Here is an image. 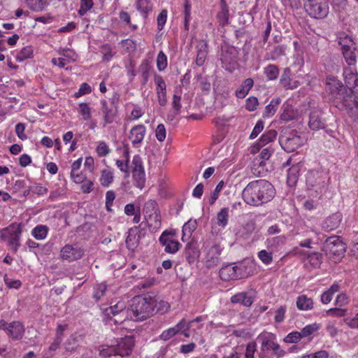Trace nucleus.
<instances>
[{
  "mask_svg": "<svg viewBox=\"0 0 358 358\" xmlns=\"http://www.w3.org/2000/svg\"><path fill=\"white\" fill-rule=\"evenodd\" d=\"M308 127L313 131L324 129L326 121L322 117V111L320 109H313L309 114Z\"/></svg>",
  "mask_w": 358,
  "mask_h": 358,
  "instance_id": "nucleus-14",
  "label": "nucleus"
},
{
  "mask_svg": "<svg viewBox=\"0 0 358 358\" xmlns=\"http://www.w3.org/2000/svg\"><path fill=\"white\" fill-rule=\"evenodd\" d=\"M338 44L341 45L343 56L349 66H354L357 63V52L355 43L348 35L340 37Z\"/></svg>",
  "mask_w": 358,
  "mask_h": 358,
  "instance_id": "nucleus-7",
  "label": "nucleus"
},
{
  "mask_svg": "<svg viewBox=\"0 0 358 358\" xmlns=\"http://www.w3.org/2000/svg\"><path fill=\"white\" fill-rule=\"evenodd\" d=\"M279 143L285 151L292 152L302 144V138L296 130H292L288 134H280Z\"/></svg>",
  "mask_w": 358,
  "mask_h": 358,
  "instance_id": "nucleus-9",
  "label": "nucleus"
},
{
  "mask_svg": "<svg viewBox=\"0 0 358 358\" xmlns=\"http://www.w3.org/2000/svg\"><path fill=\"white\" fill-rule=\"evenodd\" d=\"M272 152L273 150H271L269 147L264 148L259 154V157L262 160L259 161V159H256L257 161L258 165L259 166H264V161L268 160L270 158Z\"/></svg>",
  "mask_w": 358,
  "mask_h": 358,
  "instance_id": "nucleus-50",
  "label": "nucleus"
},
{
  "mask_svg": "<svg viewBox=\"0 0 358 358\" xmlns=\"http://www.w3.org/2000/svg\"><path fill=\"white\" fill-rule=\"evenodd\" d=\"M156 91H157V94L159 104L161 106H164L167 103L166 85L157 87Z\"/></svg>",
  "mask_w": 358,
  "mask_h": 358,
  "instance_id": "nucleus-47",
  "label": "nucleus"
},
{
  "mask_svg": "<svg viewBox=\"0 0 358 358\" xmlns=\"http://www.w3.org/2000/svg\"><path fill=\"white\" fill-rule=\"evenodd\" d=\"M289 74L290 70L288 68L285 69L280 77V83L286 90H294L297 88L298 86L299 85V82L297 80L292 82L289 77Z\"/></svg>",
  "mask_w": 358,
  "mask_h": 358,
  "instance_id": "nucleus-27",
  "label": "nucleus"
},
{
  "mask_svg": "<svg viewBox=\"0 0 358 358\" xmlns=\"http://www.w3.org/2000/svg\"><path fill=\"white\" fill-rule=\"evenodd\" d=\"M309 262L315 267H318L322 259V255L319 252H313L308 256Z\"/></svg>",
  "mask_w": 358,
  "mask_h": 358,
  "instance_id": "nucleus-53",
  "label": "nucleus"
},
{
  "mask_svg": "<svg viewBox=\"0 0 358 358\" xmlns=\"http://www.w3.org/2000/svg\"><path fill=\"white\" fill-rule=\"evenodd\" d=\"M94 5L92 0H81L80 7L78 10V13L80 15L83 16L87 13V12L90 10Z\"/></svg>",
  "mask_w": 358,
  "mask_h": 358,
  "instance_id": "nucleus-52",
  "label": "nucleus"
},
{
  "mask_svg": "<svg viewBox=\"0 0 358 358\" xmlns=\"http://www.w3.org/2000/svg\"><path fill=\"white\" fill-rule=\"evenodd\" d=\"M275 195V189L268 181L263 179L249 182L243 189L244 201L253 206H259L270 201Z\"/></svg>",
  "mask_w": 358,
  "mask_h": 358,
  "instance_id": "nucleus-1",
  "label": "nucleus"
},
{
  "mask_svg": "<svg viewBox=\"0 0 358 358\" xmlns=\"http://www.w3.org/2000/svg\"><path fill=\"white\" fill-rule=\"evenodd\" d=\"M229 208H222L217 215V224L219 227H225L228 224Z\"/></svg>",
  "mask_w": 358,
  "mask_h": 358,
  "instance_id": "nucleus-40",
  "label": "nucleus"
},
{
  "mask_svg": "<svg viewBox=\"0 0 358 358\" xmlns=\"http://www.w3.org/2000/svg\"><path fill=\"white\" fill-rule=\"evenodd\" d=\"M134 345V341L132 337L127 336L121 338L117 344L115 345L117 356L122 357L128 356L131 354Z\"/></svg>",
  "mask_w": 358,
  "mask_h": 358,
  "instance_id": "nucleus-15",
  "label": "nucleus"
},
{
  "mask_svg": "<svg viewBox=\"0 0 358 358\" xmlns=\"http://www.w3.org/2000/svg\"><path fill=\"white\" fill-rule=\"evenodd\" d=\"M254 81L248 78L243 80L241 86L236 89L235 94L238 99H243L248 94L249 91L253 87Z\"/></svg>",
  "mask_w": 358,
  "mask_h": 358,
  "instance_id": "nucleus-29",
  "label": "nucleus"
},
{
  "mask_svg": "<svg viewBox=\"0 0 358 358\" xmlns=\"http://www.w3.org/2000/svg\"><path fill=\"white\" fill-rule=\"evenodd\" d=\"M158 212L157 203L152 200H150L145 203L143 213L145 219L152 216V214Z\"/></svg>",
  "mask_w": 358,
  "mask_h": 358,
  "instance_id": "nucleus-41",
  "label": "nucleus"
},
{
  "mask_svg": "<svg viewBox=\"0 0 358 358\" xmlns=\"http://www.w3.org/2000/svg\"><path fill=\"white\" fill-rule=\"evenodd\" d=\"M211 253L213 255L210 257L206 261V265L208 268L217 266L220 262V259L219 257L220 250L217 246H214L210 248L208 256H210Z\"/></svg>",
  "mask_w": 358,
  "mask_h": 358,
  "instance_id": "nucleus-34",
  "label": "nucleus"
},
{
  "mask_svg": "<svg viewBox=\"0 0 358 358\" xmlns=\"http://www.w3.org/2000/svg\"><path fill=\"white\" fill-rule=\"evenodd\" d=\"M300 168L298 164L292 166L287 171V182L289 186L293 187L298 181Z\"/></svg>",
  "mask_w": 358,
  "mask_h": 358,
  "instance_id": "nucleus-31",
  "label": "nucleus"
},
{
  "mask_svg": "<svg viewBox=\"0 0 358 358\" xmlns=\"http://www.w3.org/2000/svg\"><path fill=\"white\" fill-rule=\"evenodd\" d=\"M264 74L268 80H275L279 75V69L276 65L269 64L264 69Z\"/></svg>",
  "mask_w": 358,
  "mask_h": 358,
  "instance_id": "nucleus-42",
  "label": "nucleus"
},
{
  "mask_svg": "<svg viewBox=\"0 0 358 358\" xmlns=\"http://www.w3.org/2000/svg\"><path fill=\"white\" fill-rule=\"evenodd\" d=\"M115 199V193L113 190L107 191L106 193V208L107 211H112L113 201Z\"/></svg>",
  "mask_w": 358,
  "mask_h": 358,
  "instance_id": "nucleus-56",
  "label": "nucleus"
},
{
  "mask_svg": "<svg viewBox=\"0 0 358 358\" xmlns=\"http://www.w3.org/2000/svg\"><path fill=\"white\" fill-rule=\"evenodd\" d=\"M238 50L234 47H229L222 50L221 62L223 66L228 71H232L238 65Z\"/></svg>",
  "mask_w": 358,
  "mask_h": 358,
  "instance_id": "nucleus-12",
  "label": "nucleus"
},
{
  "mask_svg": "<svg viewBox=\"0 0 358 358\" xmlns=\"http://www.w3.org/2000/svg\"><path fill=\"white\" fill-rule=\"evenodd\" d=\"M245 268V267L243 264L239 266L227 264L220 268L219 272L220 277L224 281L244 278L248 276V273L243 272Z\"/></svg>",
  "mask_w": 358,
  "mask_h": 358,
  "instance_id": "nucleus-10",
  "label": "nucleus"
},
{
  "mask_svg": "<svg viewBox=\"0 0 358 358\" xmlns=\"http://www.w3.org/2000/svg\"><path fill=\"white\" fill-rule=\"evenodd\" d=\"M255 222L254 220H249L243 226L242 230L239 231V234L243 238H248L255 231Z\"/></svg>",
  "mask_w": 358,
  "mask_h": 358,
  "instance_id": "nucleus-39",
  "label": "nucleus"
},
{
  "mask_svg": "<svg viewBox=\"0 0 358 358\" xmlns=\"http://www.w3.org/2000/svg\"><path fill=\"white\" fill-rule=\"evenodd\" d=\"M33 57V48L31 46H27L23 48L16 56V59L19 62H23L24 60L31 58Z\"/></svg>",
  "mask_w": 358,
  "mask_h": 358,
  "instance_id": "nucleus-46",
  "label": "nucleus"
},
{
  "mask_svg": "<svg viewBox=\"0 0 358 358\" xmlns=\"http://www.w3.org/2000/svg\"><path fill=\"white\" fill-rule=\"evenodd\" d=\"M107 289V286L104 283H101L96 285L94 292V297L96 299H101L103 296H104Z\"/></svg>",
  "mask_w": 358,
  "mask_h": 358,
  "instance_id": "nucleus-63",
  "label": "nucleus"
},
{
  "mask_svg": "<svg viewBox=\"0 0 358 358\" xmlns=\"http://www.w3.org/2000/svg\"><path fill=\"white\" fill-rule=\"evenodd\" d=\"M146 224L149 227H153V229H158L161 226V217L159 212L154 213L152 216L145 218Z\"/></svg>",
  "mask_w": 358,
  "mask_h": 358,
  "instance_id": "nucleus-45",
  "label": "nucleus"
},
{
  "mask_svg": "<svg viewBox=\"0 0 358 358\" xmlns=\"http://www.w3.org/2000/svg\"><path fill=\"white\" fill-rule=\"evenodd\" d=\"M123 310H127V308L124 302H118L115 305L112 306L105 310V313L107 316L110 317L111 315L120 313Z\"/></svg>",
  "mask_w": 358,
  "mask_h": 358,
  "instance_id": "nucleus-43",
  "label": "nucleus"
},
{
  "mask_svg": "<svg viewBox=\"0 0 358 358\" xmlns=\"http://www.w3.org/2000/svg\"><path fill=\"white\" fill-rule=\"evenodd\" d=\"M329 179L325 171L310 170L306 175L307 188L315 191L317 194L325 192L327 189Z\"/></svg>",
  "mask_w": 358,
  "mask_h": 358,
  "instance_id": "nucleus-4",
  "label": "nucleus"
},
{
  "mask_svg": "<svg viewBox=\"0 0 358 358\" xmlns=\"http://www.w3.org/2000/svg\"><path fill=\"white\" fill-rule=\"evenodd\" d=\"M157 66L159 71L164 70L167 66V58L162 51H160L157 55Z\"/></svg>",
  "mask_w": 358,
  "mask_h": 358,
  "instance_id": "nucleus-51",
  "label": "nucleus"
},
{
  "mask_svg": "<svg viewBox=\"0 0 358 358\" xmlns=\"http://www.w3.org/2000/svg\"><path fill=\"white\" fill-rule=\"evenodd\" d=\"M282 113L280 118L285 122H289L296 119L298 117V110L294 109L293 106L287 102H285L282 106Z\"/></svg>",
  "mask_w": 358,
  "mask_h": 358,
  "instance_id": "nucleus-23",
  "label": "nucleus"
},
{
  "mask_svg": "<svg viewBox=\"0 0 358 358\" xmlns=\"http://www.w3.org/2000/svg\"><path fill=\"white\" fill-rule=\"evenodd\" d=\"M281 103V99L278 97L273 99L270 103L268 104L265 110L263 113V117H271L273 116L277 111V109L279 106V105Z\"/></svg>",
  "mask_w": 358,
  "mask_h": 358,
  "instance_id": "nucleus-32",
  "label": "nucleus"
},
{
  "mask_svg": "<svg viewBox=\"0 0 358 358\" xmlns=\"http://www.w3.org/2000/svg\"><path fill=\"white\" fill-rule=\"evenodd\" d=\"M5 231H8L9 234L8 238V245L10 246L11 249L16 252L18 250L20 246V236L21 234V230L20 227L15 229L14 227H8L4 229Z\"/></svg>",
  "mask_w": 358,
  "mask_h": 358,
  "instance_id": "nucleus-22",
  "label": "nucleus"
},
{
  "mask_svg": "<svg viewBox=\"0 0 358 358\" xmlns=\"http://www.w3.org/2000/svg\"><path fill=\"white\" fill-rule=\"evenodd\" d=\"M327 91L331 94L333 98L340 101H345L346 88L340 81L333 80L331 83H328Z\"/></svg>",
  "mask_w": 358,
  "mask_h": 358,
  "instance_id": "nucleus-16",
  "label": "nucleus"
},
{
  "mask_svg": "<svg viewBox=\"0 0 358 358\" xmlns=\"http://www.w3.org/2000/svg\"><path fill=\"white\" fill-rule=\"evenodd\" d=\"M48 230L46 225H37L32 229L31 234L36 239L43 240L46 237Z\"/></svg>",
  "mask_w": 358,
  "mask_h": 358,
  "instance_id": "nucleus-38",
  "label": "nucleus"
},
{
  "mask_svg": "<svg viewBox=\"0 0 358 358\" xmlns=\"http://www.w3.org/2000/svg\"><path fill=\"white\" fill-rule=\"evenodd\" d=\"M259 104L258 99L255 96H250L246 99L245 108L248 111H254L257 109Z\"/></svg>",
  "mask_w": 358,
  "mask_h": 358,
  "instance_id": "nucleus-61",
  "label": "nucleus"
},
{
  "mask_svg": "<svg viewBox=\"0 0 358 358\" xmlns=\"http://www.w3.org/2000/svg\"><path fill=\"white\" fill-rule=\"evenodd\" d=\"M167 19V10H162L159 15L157 16V28L159 30H162L166 22Z\"/></svg>",
  "mask_w": 358,
  "mask_h": 358,
  "instance_id": "nucleus-64",
  "label": "nucleus"
},
{
  "mask_svg": "<svg viewBox=\"0 0 358 358\" xmlns=\"http://www.w3.org/2000/svg\"><path fill=\"white\" fill-rule=\"evenodd\" d=\"M258 257L265 264H271L273 260L272 253L268 252L265 250H262L259 252Z\"/></svg>",
  "mask_w": 358,
  "mask_h": 358,
  "instance_id": "nucleus-60",
  "label": "nucleus"
},
{
  "mask_svg": "<svg viewBox=\"0 0 358 358\" xmlns=\"http://www.w3.org/2000/svg\"><path fill=\"white\" fill-rule=\"evenodd\" d=\"M83 255V252L80 248H74L71 245H66L61 250V257L69 262L79 259Z\"/></svg>",
  "mask_w": 358,
  "mask_h": 358,
  "instance_id": "nucleus-17",
  "label": "nucleus"
},
{
  "mask_svg": "<svg viewBox=\"0 0 358 358\" xmlns=\"http://www.w3.org/2000/svg\"><path fill=\"white\" fill-rule=\"evenodd\" d=\"M313 300L305 295H301L297 298L296 306L299 310H310L313 308Z\"/></svg>",
  "mask_w": 358,
  "mask_h": 358,
  "instance_id": "nucleus-36",
  "label": "nucleus"
},
{
  "mask_svg": "<svg viewBox=\"0 0 358 358\" xmlns=\"http://www.w3.org/2000/svg\"><path fill=\"white\" fill-rule=\"evenodd\" d=\"M120 95L117 92L113 93L109 101L105 99L100 101L101 110L103 114L104 125L113 123L118 114V104Z\"/></svg>",
  "mask_w": 358,
  "mask_h": 358,
  "instance_id": "nucleus-5",
  "label": "nucleus"
},
{
  "mask_svg": "<svg viewBox=\"0 0 358 358\" xmlns=\"http://www.w3.org/2000/svg\"><path fill=\"white\" fill-rule=\"evenodd\" d=\"M196 64L201 66L204 64L208 52V45L206 41L201 40L196 45Z\"/></svg>",
  "mask_w": 358,
  "mask_h": 358,
  "instance_id": "nucleus-21",
  "label": "nucleus"
},
{
  "mask_svg": "<svg viewBox=\"0 0 358 358\" xmlns=\"http://www.w3.org/2000/svg\"><path fill=\"white\" fill-rule=\"evenodd\" d=\"M275 336L273 334H264L259 336L258 339L262 341V352L271 350L273 344H275Z\"/></svg>",
  "mask_w": 358,
  "mask_h": 358,
  "instance_id": "nucleus-28",
  "label": "nucleus"
},
{
  "mask_svg": "<svg viewBox=\"0 0 358 358\" xmlns=\"http://www.w3.org/2000/svg\"><path fill=\"white\" fill-rule=\"evenodd\" d=\"M130 310L129 307L127 308V310H123L120 313H116L114 315H111L110 317V320H112L115 324H120L123 323L126 320H131V315L130 314Z\"/></svg>",
  "mask_w": 358,
  "mask_h": 358,
  "instance_id": "nucleus-35",
  "label": "nucleus"
},
{
  "mask_svg": "<svg viewBox=\"0 0 358 358\" xmlns=\"http://www.w3.org/2000/svg\"><path fill=\"white\" fill-rule=\"evenodd\" d=\"M232 303H239L245 306L249 307L253 303V297L247 292H241L231 296Z\"/></svg>",
  "mask_w": 358,
  "mask_h": 358,
  "instance_id": "nucleus-30",
  "label": "nucleus"
},
{
  "mask_svg": "<svg viewBox=\"0 0 358 358\" xmlns=\"http://www.w3.org/2000/svg\"><path fill=\"white\" fill-rule=\"evenodd\" d=\"M0 330L4 331L7 336L12 341H20L24 335L25 327L20 321L8 323L4 320H1Z\"/></svg>",
  "mask_w": 358,
  "mask_h": 358,
  "instance_id": "nucleus-8",
  "label": "nucleus"
},
{
  "mask_svg": "<svg viewBox=\"0 0 358 358\" xmlns=\"http://www.w3.org/2000/svg\"><path fill=\"white\" fill-rule=\"evenodd\" d=\"M79 112L83 115L84 120H89L91 118V109L86 103L79 104Z\"/></svg>",
  "mask_w": 358,
  "mask_h": 358,
  "instance_id": "nucleus-55",
  "label": "nucleus"
},
{
  "mask_svg": "<svg viewBox=\"0 0 358 358\" xmlns=\"http://www.w3.org/2000/svg\"><path fill=\"white\" fill-rule=\"evenodd\" d=\"M175 232L164 231L159 238V243L164 247L167 253L175 254L180 248V243L174 239Z\"/></svg>",
  "mask_w": 358,
  "mask_h": 358,
  "instance_id": "nucleus-13",
  "label": "nucleus"
},
{
  "mask_svg": "<svg viewBox=\"0 0 358 358\" xmlns=\"http://www.w3.org/2000/svg\"><path fill=\"white\" fill-rule=\"evenodd\" d=\"M124 157L125 159V162L120 159L116 160L117 166L122 172L125 173L124 178H128L131 172L134 181V185L142 189L145 183V173L142 158L138 155H134L131 165L129 166V152L128 149L124 150Z\"/></svg>",
  "mask_w": 358,
  "mask_h": 358,
  "instance_id": "nucleus-2",
  "label": "nucleus"
},
{
  "mask_svg": "<svg viewBox=\"0 0 358 358\" xmlns=\"http://www.w3.org/2000/svg\"><path fill=\"white\" fill-rule=\"evenodd\" d=\"M155 136L159 141L162 142L164 141L166 136V131L164 124H158L155 130Z\"/></svg>",
  "mask_w": 358,
  "mask_h": 358,
  "instance_id": "nucleus-62",
  "label": "nucleus"
},
{
  "mask_svg": "<svg viewBox=\"0 0 358 358\" xmlns=\"http://www.w3.org/2000/svg\"><path fill=\"white\" fill-rule=\"evenodd\" d=\"M196 220H189L182 227L183 236L186 235V233H188L190 235L192 232H193L196 229Z\"/></svg>",
  "mask_w": 358,
  "mask_h": 358,
  "instance_id": "nucleus-54",
  "label": "nucleus"
},
{
  "mask_svg": "<svg viewBox=\"0 0 358 358\" xmlns=\"http://www.w3.org/2000/svg\"><path fill=\"white\" fill-rule=\"evenodd\" d=\"M304 8L313 18L324 19L329 12L328 0H304Z\"/></svg>",
  "mask_w": 358,
  "mask_h": 358,
  "instance_id": "nucleus-6",
  "label": "nucleus"
},
{
  "mask_svg": "<svg viewBox=\"0 0 358 358\" xmlns=\"http://www.w3.org/2000/svg\"><path fill=\"white\" fill-rule=\"evenodd\" d=\"M145 131V127L143 124L136 125L131 129L129 138L134 146H138L141 144L144 138Z\"/></svg>",
  "mask_w": 358,
  "mask_h": 358,
  "instance_id": "nucleus-19",
  "label": "nucleus"
},
{
  "mask_svg": "<svg viewBox=\"0 0 358 358\" xmlns=\"http://www.w3.org/2000/svg\"><path fill=\"white\" fill-rule=\"evenodd\" d=\"M217 18L220 25L222 27H224L229 23V6L225 0H220V10L217 15Z\"/></svg>",
  "mask_w": 358,
  "mask_h": 358,
  "instance_id": "nucleus-26",
  "label": "nucleus"
},
{
  "mask_svg": "<svg viewBox=\"0 0 358 358\" xmlns=\"http://www.w3.org/2000/svg\"><path fill=\"white\" fill-rule=\"evenodd\" d=\"M101 185L104 187H108L114 180L113 171L109 169H104L101 172L99 178Z\"/></svg>",
  "mask_w": 358,
  "mask_h": 358,
  "instance_id": "nucleus-33",
  "label": "nucleus"
},
{
  "mask_svg": "<svg viewBox=\"0 0 358 358\" xmlns=\"http://www.w3.org/2000/svg\"><path fill=\"white\" fill-rule=\"evenodd\" d=\"M343 76L345 83V87L350 90L358 85V73L354 67H345L343 69Z\"/></svg>",
  "mask_w": 358,
  "mask_h": 358,
  "instance_id": "nucleus-18",
  "label": "nucleus"
},
{
  "mask_svg": "<svg viewBox=\"0 0 358 358\" xmlns=\"http://www.w3.org/2000/svg\"><path fill=\"white\" fill-rule=\"evenodd\" d=\"M99 355L103 358H112L117 356L115 345L102 347L99 349Z\"/></svg>",
  "mask_w": 358,
  "mask_h": 358,
  "instance_id": "nucleus-44",
  "label": "nucleus"
},
{
  "mask_svg": "<svg viewBox=\"0 0 358 358\" xmlns=\"http://www.w3.org/2000/svg\"><path fill=\"white\" fill-rule=\"evenodd\" d=\"M319 329V327L317 324H311L306 325L305 327H303L301 331H300V334L301 335V337H307L310 335H311L313 332L316 331Z\"/></svg>",
  "mask_w": 358,
  "mask_h": 358,
  "instance_id": "nucleus-57",
  "label": "nucleus"
},
{
  "mask_svg": "<svg viewBox=\"0 0 358 358\" xmlns=\"http://www.w3.org/2000/svg\"><path fill=\"white\" fill-rule=\"evenodd\" d=\"M138 227H132L129 229L126 238V245L128 250L134 251L139 244V238L137 236Z\"/></svg>",
  "mask_w": 358,
  "mask_h": 358,
  "instance_id": "nucleus-24",
  "label": "nucleus"
},
{
  "mask_svg": "<svg viewBox=\"0 0 358 358\" xmlns=\"http://www.w3.org/2000/svg\"><path fill=\"white\" fill-rule=\"evenodd\" d=\"M301 335L299 331H292L289 333L285 338L284 341L288 343H296L301 338Z\"/></svg>",
  "mask_w": 358,
  "mask_h": 358,
  "instance_id": "nucleus-59",
  "label": "nucleus"
},
{
  "mask_svg": "<svg viewBox=\"0 0 358 358\" xmlns=\"http://www.w3.org/2000/svg\"><path fill=\"white\" fill-rule=\"evenodd\" d=\"M185 326L186 322L184 320H182L175 327H171L169 329L164 331L160 335L159 338L162 341H168L176 334L181 331Z\"/></svg>",
  "mask_w": 358,
  "mask_h": 358,
  "instance_id": "nucleus-25",
  "label": "nucleus"
},
{
  "mask_svg": "<svg viewBox=\"0 0 358 358\" xmlns=\"http://www.w3.org/2000/svg\"><path fill=\"white\" fill-rule=\"evenodd\" d=\"M341 221V216L339 214H334L332 216L328 217L326 220L327 228L329 230H332L338 227Z\"/></svg>",
  "mask_w": 358,
  "mask_h": 358,
  "instance_id": "nucleus-48",
  "label": "nucleus"
},
{
  "mask_svg": "<svg viewBox=\"0 0 358 358\" xmlns=\"http://www.w3.org/2000/svg\"><path fill=\"white\" fill-rule=\"evenodd\" d=\"M277 136V132L274 129H270L265 132L260 138L259 141L258 142V146L262 147L266 145L270 142L274 141Z\"/></svg>",
  "mask_w": 358,
  "mask_h": 358,
  "instance_id": "nucleus-37",
  "label": "nucleus"
},
{
  "mask_svg": "<svg viewBox=\"0 0 358 358\" xmlns=\"http://www.w3.org/2000/svg\"><path fill=\"white\" fill-rule=\"evenodd\" d=\"M157 302L156 296L149 294L134 296L128 306L131 320L143 321L152 316Z\"/></svg>",
  "mask_w": 358,
  "mask_h": 358,
  "instance_id": "nucleus-3",
  "label": "nucleus"
},
{
  "mask_svg": "<svg viewBox=\"0 0 358 358\" xmlns=\"http://www.w3.org/2000/svg\"><path fill=\"white\" fill-rule=\"evenodd\" d=\"M200 252L198 249L197 243L194 241H191L187 243L184 255L187 261L189 263H194L196 259L199 257Z\"/></svg>",
  "mask_w": 358,
  "mask_h": 358,
  "instance_id": "nucleus-20",
  "label": "nucleus"
},
{
  "mask_svg": "<svg viewBox=\"0 0 358 358\" xmlns=\"http://www.w3.org/2000/svg\"><path fill=\"white\" fill-rule=\"evenodd\" d=\"M323 247L326 252L338 258L344 255L346 250L345 244L341 237L337 236L328 237Z\"/></svg>",
  "mask_w": 358,
  "mask_h": 358,
  "instance_id": "nucleus-11",
  "label": "nucleus"
},
{
  "mask_svg": "<svg viewBox=\"0 0 358 358\" xmlns=\"http://www.w3.org/2000/svg\"><path fill=\"white\" fill-rule=\"evenodd\" d=\"M77 348V338L74 336H71L64 343V349L66 352H73Z\"/></svg>",
  "mask_w": 358,
  "mask_h": 358,
  "instance_id": "nucleus-49",
  "label": "nucleus"
},
{
  "mask_svg": "<svg viewBox=\"0 0 358 358\" xmlns=\"http://www.w3.org/2000/svg\"><path fill=\"white\" fill-rule=\"evenodd\" d=\"M331 6L335 12H341L348 6V0H331Z\"/></svg>",
  "mask_w": 358,
  "mask_h": 358,
  "instance_id": "nucleus-58",
  "label": "nucleus"
}]
</instances>
